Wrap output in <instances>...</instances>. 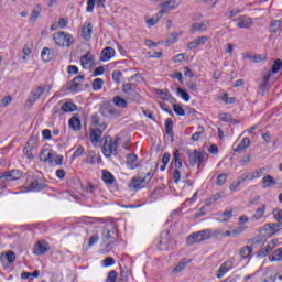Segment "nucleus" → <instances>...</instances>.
I'll return each instance as SVG.
<instances>
[{"instance_id":"1","label":"nucleus","mask_w":282,"mask_h":282,"mask_svg":"<svg viewBox=\"0 0 282 282\" xmlns=\"http://www.w3.org/2000/svg\"><path fill=\"white\" fill-rule=\"evenodd\" d=\"M50 94V91H52V85L46 84V85H41L37 86L35 88V90L31 91V94L29 95L26 101H25V107H33L34 102H36V100H39V98H41V96H43V94Z\"/></svg>"},{"instance_id":"2","label":"nucleus","mask_w":282,"mask_h":282,"mask_svg":"<svg viewBox=\"0 0 282 282\" xmlns=\"http://www.w3.org/2000/svg\"><path fill=\"white\" fill-rule=\"evenodd\" d=\"M118 144H120V137H116L115 140L111 137L106 138L102 145V153L105 158L118 155Z\"/></svg>"},{"instance_id":"3","label":"nucleus","mask_w":282,"mask_h":282,"mask_svg":"<svg viewBox=\"0 0 282 282\" xmlns=\"http://www.w3.org/2000/svg\"><path fill=\"white\" fill-rule=\"evenodd\" d=\"M187 158L189 160L191 166H195L197 164L198 169L204 166V162L208 160V153L199 150L187 151Z\"/></svg>"},{"instance_id":"4","label":"nucleus","mask_w":282,"mask_h":282,"mask_svg":"<svg viewBox=\"0 0 282 282\" xmlns=\"http://www.w3.org/2000/svg\"><path fill=\"white\" fill-rule=\"evenodd\" d=\"M53 41L57 47H72L74 45V36L63 31L54 33Z\"/></svg>"},{"instance_id":"5","label":"nucleus","mask_w":282,"mask_h":282,"mask_svg":"<svg viewBox=\"0 0 282 282\" xmlns=\"http://www.w3.org/2000/svg\"><path fill=\"white\" fill-rule=\"evenodd\" d=\"M22 175L23 172L19 170H11L0 173V191H3V188H6V184H8V182L21 180Z\"/></svg>"},{"instance_id":"6","label":"nucleus","mask_w":282,"mask_h":282,"mask_svg":"<svg viewBox=\"0 0 282 282\" xmlns=\"http://www.w3.org/2000/svg\"><path fill=\"white\" fill-rule=\"evenodd\" d=\"M208 239H210V229H204L191 234L186 239V243L187 246H195V243H202V241H206Z\"/></svg>"},{"instance_id":"7","label":"nucleus","mask_w":282,"mask_h":282,"mask_svg":"<svg viewBox=\"0 0 282 282\" xmlns=\"http://www.w3.org/2000/svg\"><path fill=\"white\" fill-rule=\"evenodd\" d=\"M102 243L105 245L106 248H111V243L118 239V230L116 227H105L102 230Z\"/></svg>"},{"instance_id":"8","label":"nucleus","mask_w":282,"mask_h":282,"mask_svg":"<svg viewBox=\"0 0 282 282\" xmlns=\"http://www.w3.org/2000/svg\"><path fill=\"white\" fill-rule=\"evenodd\" d=\"M156 1H161L158 4V8H161V10L159 11L160 14H166L170 10H175V8H177V6H180L181 0H156Z\"/></svg>"},{"instance_id":"9","label":"nucleus","mask_w":282,"mask_h":282,"mask_svg":"<svg viewBox=\"0 0 282 282\" xmlns=\"http://www.w3.org/2000/svg\"><path fill=\"white\" fill-rule=\"evenodd\" d=\"M50 252V243L45 240H39L33 247V253L36 256L45 254Z\"/></svg>"},{"instance_id":"10","label":"nucleus","mask_w":282,"mask_h":282,"mask_svg":"<svg viewBox=\"0 0 282 282\" xmlns=\"http://www.w3.org/2000/svg\"><path fill=\"white\" fill-rule=\"evenodd\" d=\"M84 80H85V75L76 76L72 82L67 84V90L73 93L78 91Z\"/></svg>"},{"instance_id":"11","label":"nucleus","mask_w":282,"mask_h":282,"mask_svg":"<svg viewBox=\"0 0 282 282\" xmlns=\"http://www.w3.org/2000/svg\"><path fill=\"white\" fill-rule=\"evenodd\" d=\"M237 28L248 30L252 26V18L247 15L239 17L238 19L234 20Z\"/></svg>"},{"instance_id":"12","label":"nucleus","mask_w":282,"mask_h":282,"mask_svg":"<svg viewBox=\"0 0 282 282\" xmlns=\"http://www.w3.org/2000/svg\"><path fill=\"white\" fill-rule=\"evenodd\" d=\"M272 76V73L269 72L267 73L263 78H262V83H260L259 85V91L261 94V96H265V94H268L269 89H270V78Z\"/></svg>"},{"instance_id":"13","label":"nucleus","mask_w":282,"mask_h":282,"mask_svg":"<svg viewBox=\"0 0 282 282\" xmlns=\"http://www.w3.org/2000/svg\"><path fill=\"white\" fill-rule=\"evenodd\" d=\"M210 28V20H205L203 22H196L192 24L191 32L192 34L195 32H206Z\"/></svg>"},{"instance_id":"14","label":"nucleus","mask_w":282,"mask_h":282,"mask_svg":"<svg viewBox=\"0 0 282 282\" xmlns=\"http://www.w3.org/2000/svg\"><path fill=\"white\" fill-rule=\"evenodd\" d=\"M93 32L94 25L91 24V22H85L82 28V37L84 39V41H90Z\"/></svg>"},{"instance_id":"15","label":"nucleus","mask_w":282,"mask_h":282,"mask_svg":"<svg viewBox=\"0 0 282 282\" xmlns=\"http://www.w3.org/2000/svg\"><path fill=\"white\" fill-rule=\"evenodd\" d=\"M144 181L145 178H140L138 176H133L131 182L129 183V188H132V191H140L144 188Z\"/></svg>"},{"instance_id":"16","label":"nucleus","mask_w":282,"mask_h":282,"mask_svg":"<svg viewBox=\"0 0 282 282\" xmlns=\"http://www.w3.org/2000/svg\"><path fill=\"white\" fill-rule=\"evenodd\" d=\"M30 191H43L47 185L41 178H33L29 182Z\"/></svg>"},{"instance_id":"17","label":"nucleus","mask_w":282,"mask_h":282,"mask_svg":"<svg viewBox=\"0 0 282 282\" xmlns=\"http://www.w3.org/2000/svg\"><path fill=\"white\" fill-rule=\"evenodd\" d=\"M100 113L104 116V118H111V116H116L118 111H116V108L113 106L106 104L100 107Z\"/></svg>"},{"instance_id":"18","label":"nucleus","mask_w":282,"mask_h":282,"mask_svg":"<svg viewBox=\"0 0 282 282\" xmlns=\"http://www.w3.org/2000/svg\"><path fill=\"white\" fill-rule=\"evenodd\" d=\"M208 42V36L202 35L187 44L188 50H197L199 45H205Z\"/></svg>"},{"instance_id":"19","label":"nucleus","mask_w":282,"mask_h":282,"mask_svg":"<svg viewBox=\"0 0 282 282\" xmlns=\"http://www.w3.org/2000/svg\"><path fill=\"white\" fill-rule=\"evenodd\" d=\"M276 243H279V240L270 241L264 248H262L259 251L258 257H268V254L270 252H272V250H274V248H276Z\"/></svg>"},{"instance_id":"20","label":"nucleus","mask_w":282,"mask_h":282,"mask_svg":"<svg viewBox=\"0 0 282 282\" xmlns=\"http://www.w3.org/2000/svg\"><path fill=\"white\" fill-rule=\"evenodd\" d=\"M230 270H232V261H225L218 269L217 279H223L224 274L230 272Z\"/></svg>"},{"instance_id":"21","label":"nucleus","mask_w":282,"mask_h":282,"mask_svg":"<svg viewBox=\"0 0 282 282\" xmlns=\"http://www.w3.org/2000/svg\"><path fill=\"white\" fill-rule=\"evenodd\" d=\"M116 56V50L113 47L108 46L101 51V61L107 62L111 61Z\"/></svg>"},{"instance_id":"22","label":"nucleus","mask_w":282,"mask_h":282,"mask_svg":"<svg viewBox=\"0 0 282 282\" xmlns=\"http://www.w3.org/2000/svg\"><path fill=\"white\" fill-rule=\"evenodd\" d=\"M68 126L70 127V129H73V131H80V129H83V124L80 123V118H78L77 116H73L69 119Z\"/></svg>"},{"instance_id":"23","label":"nucleus","mask_w":282,"mask_h":282,"mask_svg":"<svg viewBox=\"0 0 282 282\" xmlns=\"http://www.w3.org/2000/svg\"><path fill=\"white\" fill-rule=\"evenodd\" d=\"M100 138H102V130L101 129H93L89 134V140L94 144H97V142H100Z\"/></svg>"},{"instance_id":"24","label":"nucleus","mask_w":282,"mask_h":282,"mask_svg":"<svg viewBox=\"0 0 282 282\" xmlns=\"http://www.w3.org/2000/svg\"><path fill=\"white\" fill-rule=\"evenodd\" d=\"M135 162H138V155H135V153H129L127 155L126 164L131 171H133V169H138V163Z\"/></svg>"},{"instance_id":"25","label":"nucleus","mask_w":282,"mask_h":282,"mask_svg":"<svg viewBox=\"0 0 282 282\" xmlns=\"http://www.w3.org/2000/svg\"><path fill=\"white\" fill-rule=\"evenodd\" d=\"M279 228H281V225L276 223H269L264 225V231L267 232V235H269V237L271 235H275V232H279Z\"/></svg>"},{"instance_id":"26","label":"nucleus","mask_w":282,"mask_h":282,"mask_svg":"<svg viewBox=\"0 0 282 282\" xmlns=\"http://www.w3.org/2000/svg\"><path fill=\"white\" fill-rule=\"evenodd\" d=\"M272 186H276V180H274V176L267 175L262 178V188H272Z\"/></svg>"},{"instance_id":"27","label":"nucleus","mask_w":282,"mask_h":282,"mask_svg":"<svg viewBox=\"0 0 282 282\" xmlns=\"http://www.w3.org/2000/svg\"><path fill=\"white\" fill-rule=\"evenodd\" d=\"M41 56H42V61H44V63H50V61H52V58H54V51H52L50 47H44L42 50Z\"/></svg>"},{"instance_id":"28","label":"nucleus","mask_w":282,"mask_h":282,"mask_svg":"<svg viewBox=\"0 0 282 282\" xmlns=\"http://www.w3.org/2000/svg\"><path fill=\"white\" fill-rule=\"evenodd\" d=\"M102 180H104L105 184H108V186H111V184H113V182H116V177L113 176V174H111L107 170L102 171Z\"/></svg>"},{"instance_id":"29","label":"nucleus","mask_w":282,"mask_h":282,"mask_svg":"<svg viewBox=\"0 0 282 282\" xmlns=\"http://www.w3.org/2000/svg\"><path fill=\"white\" fill-rule=\"evenodd\" d=\"M76 109H78V106H76L74 102L69 101V102H64L62 105V111L64 113H72L74 111H76Z\"/></svg>"},{"instance_id":"30","label":"nucleus","mask_w":282,"mask_h":282,"mask_svg":"<svg viewBox=\"0 0 282 282\" xmlns=\"http://www.w3.org/2000/svg\"><path fill=\"white\" fill-rule=\"evenodd\" d=\"M267 240L265 236L263 235H258L254 238H251L248 240V243L251 246H262V243Z\"/></svg>"},{"instance_id":"31","label":"nucleus","mask_w":282,"mask_h":282,"mask_svg":"<svg viewBox=\"0 0 282 282\" xmlns=\"http://www.w3.org/2000/svg\"><path fill=\"white\" fill-rule=\"evenodd\" d=\"M112 102L116 105V107H120L121 109H127L128 107L127 100L120 96L113 97Z\"/></svg>"},{"instance_id":"32","label":"nucleus","mask_w":282,"mask_h":282,"mask_svg":"<svg viewBox=\"0 0 282 282\" xmlns=\"http://www.w3.org/2000/svg\"><path fill=\"white\" fill-rule=\"evenodd\" d=\"M219 199H221V194L216 193L205 200V206H207V208H210V206H213L215 202H219Z\"/></svg>"},{"instance_id":"33","label":"nucleus","mask_w":282,"mask_h":282,"mask_svg":"<svg viewBox=\"0 0 282 282\" xmlns=\"http://www.w3.org/2000/svg\"><path fill=\"white\" fill-rule=\"evenodd\" d=\"M263 215H265V205L256 209V213L251 217L252 220L259 221V219H263Z\"/></svg>"},{"instance_id":"34","label":"nucleus","mask_w":282,"mask_h":282,"mask_svg":"<svg viewBox=\"0 0 282 282\" xmlns=\"http://www.w3.org/2000/svg\"><path fill=\"white\" fill-rule=\"evenodd\" d=\"M269 31L271 32V34H276V32H281V20L272 21L269 26Z\"/></svg>"},{"instance_id":"35","label":"nucleus","mask_w":282,"mask_h":282,"mask_svg":"<svg viewBox=\"0 0 282 282\" xmlns=\"http://www.w3.org/2000/svg\"><path fill=\"white\" fill-rule=\"evenodd\" d=\"M94 61V56L91 54L87 53L86 55L80 57V63L84 69H87L89 67V64Z\"/></svg>"},{"instance_id":"36","label":"nucleus","mask_w":282,"mask_h":282,"mask_svg":"<svg viewBox=\"0 0 282 282\" xmlns=\"http://www.w3.org/2000/svg\"><path fill=\"white\" fill-rule=\"evenodd\" d=\"M135 89H137L135 84L133 83L123 84L122 86V91L123 94H126V98L128 97L129 94H131Z\"/></svg>"},{"instance_id":"37","label":"nucleus","mask_w":282,"mask_h":282,"mask_svg":"<svg viewBox=\"0 0 282 282\" xmlns=\"http://www.w3.org/2000/svg\"><path fill=\"white\" fill-rule=\"evenodd\" d=\"M250 254H252V247L250 246H245L240 249V257L242 259H248V257H250Z\"/></svg>"},{"instance_id":"38","label":"nucleus","mask_w":282,"mask_h":282,"mask_svg":"<svg viewBox=\"0 0 282 282\" xmlns=\"http://www.w3.org/2000/svg\"><path fill=\"white\" fill-rule=\"evenodd\" d=\"M282 69V59H275L273 62V66L271 68V74H279V72H281Z\"/></svg>"},{"instance_id":"39","label":"nucleus","mask_w":282,"mask_h":282,"mask_svg":"<svg viewBox=\"0 0 282 282\" xmlns=\"http://www.w3.org/2000/svg\"><path fill=\"white\" fill-rule=\"evenodd\" d=\"M174 165H175V169H182V158H181V154H180V150H175L174 151Z\"/></svg>"},{"instance_id":"40","label":"nucleus","mask_w":282,"mask_h":282,"mask_svg":"<svg viewBox=\"0 0 282 282\" xmlns=\"http://www.w3.org/2000/svg\"><path fill=\"white\" fill-rule=\"evenodd\" d=\"M102 85H105V80L101 78H96L93 80V89L94 91H100L102 89Z\"/></svg>"},{"instance_id":"41","label":"nucleus","mask_w":282,"mask_h":282,"mask_svg":"<svg viewBox=\"0 0 282 282\" xmlns=\"http://www.w3.org/2000/svg\"><path fill=\"white\" fill-rule=\"evenodd\" d=\"M126 98H128V100H131L132 102L140 101V94L138 93V88L133 89L131 94H129Z\"/></svg>"},{"instance_id":"42","label":"nucleus","mask_w":282,"mask_h":282,"mask_svg":"<svg viewBox=\"0 0 282 282\" xmlns=\"http://www.w3.org/2000/svg\"><path fill=\"white\" fill-rule=\"evenodd\" d=\"M6 259L9 263V265H12V263H14L17 261V254L14 253V251L9 250L6 252Z\"/></svg>"},{"instance_id":"43","label":"nucleus","mask_w":282,"mask_h":282,"mask_svg":"<svg viewBox=\"0 0 282 282\" xmlns=\"http://www.w3.org/2000/svg\"><path fill=\"white\" fill-rule=\"evenodd\" d=\"M252 180V177L250 176V172H246L243 174H241L239 177H238V182H237V186H241V184H243V182H248Z\"/></svg>"},{"instance_id":"44","label":"nucleus","mask_w":282,"mask_h":282,"mask_svg":"<svg viewBox=\"0 0 282 282\" xmlns=\"http://www.w3.org/2000/svg\"><path fill=\"white\" fill-rule=\"evenodd\" d=\"M269 261H282V248L273 251L272 256L269 258Z\"/></svg>"},{"instance_id":"45","label":"nucleus","mask_w":282,"mask_h":282,"mask_svg":"<svg viewBox=\"0 0 282 282\" xmlns=\"http://www.w3.org/2000/svg\"><path fill=\"white\" fill-rule=\"evenodd\" d=\"M41 10H42L41 4H37V6L33 9V11H32V13H31V18H30L31 21L35 22L36 19H39V17L41 15Z\"/></svg>"},{"instance_id":"46","label":"nucleus","mask_w":282,"mask_h":282,"mask_svg":"<svg viewBox=\"0 0 282 282\" xmlns=\"http://www.w3.org/2000/svg\"><path fill=\"white\" fill-rule=\"evenodd\" d=\"M165 133L173 135V120L171 118L165 120Z\"/></svg>"},{"instance_id":"47","label":"nucleus","mask_w":282,"mask_h":282,"mask_svg":"<svg viewBox=\"0 0 282 282\" xmlns=\"http://www.w3.org/2000/svg\"><path fill=\"white\" fill-rule=\"evenodd\" d=\"M263 173H265V167L256 170L253 173H250L251 180H259V177L263 176Z\"/></svg>"},{"instance_id":"48","label":"nucleus","mask_w":282,"mask_h":282,"mask_svg":"<svg viewBox=\"0 0 282 282\" xmlns=\"http://www.w3.org/2000/svg\"><path fill=\"white\" fill-rule=\"evenodd\" d=\"M186 265H188V262L186 261L178 262L176 267L173 269V274H180V272H182V270H184Z\"/></svg>"},{"instance_id":"49","label":"nucleus","mask_w":282,"mask_h":282,"mask_svg":"<svg viewBox=\"0 0 282 282\" xmlns=\"http://www.w3.org/2000/svg\"><path fill=\"white\" fill-rule=\"evenodd\" d=\"M177 96H180L185 102H188L191 100V95L183 88H177Z\"/></svg>"},{"instance_id":"50","label":"nucleus","mask_w":282,"mask_h":282,"mask_svg":"<svg viewBox=\"0 0 282 282\" xmlns=\"http://www.w3.org/2000/svg\"><path fill=\"white\" fill-rule=\"evenodd\" d=\"M178 36H182V32L181 33H177V32L172 33L170 35V37L166 40V43L169 45H173V43L177 42Z\"/></svg>"},{"instance_id":"51","label":"nucleus","mask_w":282,"mask_h":282,"mask_svg":"<svg viewBox=\"0 0 282 282\" xmlns=\"http://www.w3.org/2000/svg\"><path fill=\"white\" fill-rule=\"evenodd\" d=\"M203 133H204V127L198 126V131L192 135L191 140H193V142H197L199 138L203 135Z\"/></svg>"},{"instance_id":"52","label":"nucleus","mask_w":282,"mask_h":282,"mask_svg":"<svg viewBox=\"0 0 282 282\" xmlns=\"http://www.w3.org/2000/svg\"><path fill=\"white\" fill-rule=\"evenodd\" d=\"M221 100L226 104V105H235V102L237 101V99H235V97H228V94L225 93L221 97Z\"/></svg>"},{"instance_id":"53","label":"nucleus","mask_w":282,"mask_h":282,"mask_svg":"<svg viewBox=\"0 0 282 282\" xmlns=\"http://www.w3.org/2000/svg\"><path fill=\"white\" fill-rule=\"evenodd\" d=\"M173 110L176 113V116H186V111L184 110V108H182V106L177 104L173 105Z\"/></svg>"},{"instance_id":"54","label":"nucleus","mask_w":282,"mask_h":282,"mask_svg":"<svg viewBox=\"0 0 282 282\" xmlns=\"http://www.w3.org/2000/svg\"><path fill=\"white\" fill-rule=\"evenodd\" d=\"M212 237H216V239H219V237H224V230L223 229H216V230H210L209 229V239H212Z\"/></svg>"},{"instance_id":"55","label":"nucleus","mask_w":282,"mask_h":282,"mask_svg":"<svg viewBox=\"0 0 282 282\" xmlns=\"http://www.w3.org/2000/svg\"><path fill=\"white\" fill-rule=\"evenodd\" d=\"M272 213H273L274 219L279 221V224H281L282 226V210L279 208H274Z\"/></svg>"},{"instance_id":"56","label":"nucleus","mask_w":282,"mask_h":282,"mask_svg":"<svg viewBox=\"0 0 282 282\" xmlns=\"http://www.w3.org/2000/svg\"><path fill=\"white\" fill-rule=\"evenodd\" d=\"M163 14H160V11L156 13L155 18H151L147 21V24L150 26L155 25V23H158V21H160V19H162Z\"/></svg>"},{"instance_id":"57","label":"nucleus","mask_w":282,"mask_h":282,"mask_svg":"<svg viewBox=\"0 0 282 282\" xmlns=\"http://www.w3.org/2000/svg\"><path fill=\"white\" fill-rule=\"evenodd\" d=\"M116 264V260L112 257H107L104 261H102V265L104 268H111V265Z\"/></svg>"},{"instance_id":"58","label":"nucleus","mask_w":282,"mask_h":282,"mask_svg":"<svg viewBox=\"0 0 282 282\" xmlns=\"http://www.w3.org/2000/svg\"><path fill=\"white\" fill-rule=\"evenodd\" d=\"M121 78H122V72H120V70L112 72V80H115L117 83V85H120Z\"/></svg>"},{"instance_id":"59","label":"nucleus","mask_w":282,"mask_h":282,"mask_svg":"<svg viewBox=\"0 0 282 282\" xmlns=\"http://www.w3.org/2000/svg\"><path fill=\"white\" fill-rule=\"evenodd\" d=\"M100 239V237L98 236V234H94L88 241V246L89 248H91L93 246H96V243H98V240Z\"/></svg>"},{"instance_id":"60","label":"nucleus","mask_w":282,"mask_h":282,"mask_svg":"<svg viewBox=\"0 0 282 282\" xmlns=\"http://www.w3.org/2000/svg\"><path fill=\"white\" fill-rule=\"evenodd\" d=\"M219 120H221V122H230V120H232V116L228 112H223L219 115Z\"/></svg>"},{"instance_id":"61","label":"nucleus","mask_w":282,"mask_h":282,"mask_svg":"<svg viewBox=\"0 0 282 282\" xmlns=\"http://www.w3.org/2000/svg\"><path fill=\"white\" fill-rule=\"evenodd\" d=\"M118 279V272L116 271H110L108 273V276L106 279V282H116V280Z\"/></svg>"},{"instance_id":"62","label":"nucleus","mask_w":282,"mask_h":282,"mask_svg":"<svg viewBox=\"0 0 282 282\" xmlns=\"http://www.w3.org/2000/svg\"><path fill=\"white\" fill-rule=\"evenodd\" d=\"M170 239H171V238L169 237V232H163V234L161 235L160 245H161V246H166V243H169Z\"/></svg>"},{"instance_id":"63","label":"nucleus","mask_w":282,"mask_h":282,"mask_svg":"<svg viewBox=\"0 0 282 282\" xmlns=\"http://www.w3.org/2000/svg\"><path fill=\"white\" fill-rule=\"evenodd\" d=\"M55 158H56V153L52 150H48V154L46 156V162H48V164H54Z\"/></svg>"},{"instance_id":"64","label":"nucleus","mask_w":282,"mask_h":282,"mask_svg":"<svg viewBox=\"0 0 282 282\" xmlns=\"http://www.w3.org/2000/svg\"><path fill=\"white\" fill-rule=\"evenodd\" d=\"M226 180H228V176H227L226 174H220V175H218V177H217L216 184H217L218 186H223V184H226Z\"/></svg>"}]
</instances>
